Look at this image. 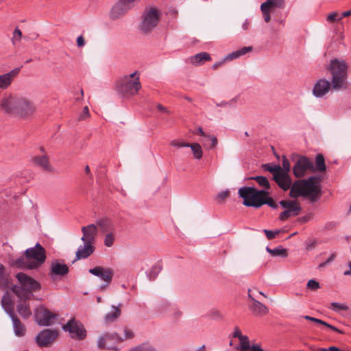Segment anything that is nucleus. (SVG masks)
<instances>
[{
	"mask_svg": "<svg viewBox=\"0 0 351 351\" xmlns=\"http://www.w3.org/2000/svg\"><path fill=\"white\" fill-rule=\"evenodd\" d=\"M0 109L10 117L28 120L32 119L36 112V106L27 97L5 93L0 99Z\"/></svg>",
	"mask_w": 351,
	"mask_h": 351,
	"instance_id": "f257e3e1",
	"label": "nucleus"
},
{
	"mask_svg": "<svg viewBox=\"0 0 351 351\" xmlns=\"http://www.w3.org/2000/svg\"><path fill=\"white\" fill-rule=\"evenodd\" d=\"M263 232H265L267 239L271 240V239H274L276 237V235H278L280 232V230H269L265 229L263 230Z\"/></svg>",
	"mask_w": 351,
	"mask_h": 351,
	"instance_id": "8fccbe9b",
	"label": "nucleus"
},
{
	"mask_svg": "<svg viewBox=\"0 0 351 351\" xmlns=\"http://www.w3.org/2000/svg\"><path fill=\"white\" fill-rule=\"evenodd\" d=\"M114 241L115 236L112 232L106 234L104 237V245L106 247H112L114 244Z\"/></svg>",
	"mask_w": 351,
	"mask_h": 351,
	"instance_id": "a18cd8bd",
	"label": "nucleus"
},
{
	"mask_svg": "<svg viewBox=\"0 0 351 351\" xmlns=\"http://www.w3.org/2000/svg\"><path fill=\"white\" fill-rule=\"evenodd\" d=\"M263 168L264 170L267 171L272 173L274 176V174H276V173H278L282 169V167L278 165H274L271 163L264 164L263 165Z\"/></svg>",
	"mask_w": 351,
	"mask_h": 351,
	"instance_id": "c03bdc74",
	"label": "nucleus"
},
{
	"mask_svg": "<svg viewBox=\"0 0 351 351\" xmlns=\"http://www.w3.org/2000/svg\"><path fill=\"white\" fill-rule=\"evenodd\" d=\"M273 180L278 184V186L285 191L289 190V189H291L293 185L290 176L286 172L284 173L282 169H281L278 173H276V174L274 175Z\"/></svg>",
	"mask_w": 351,
	"mask_h": 351,
	"instance_id": "f3484780",
	"label": "nucleus"
},
{
	"mask_svg": "<svg viewBox=\"0 0 351 351\" xmlns=\"http://www.w3.org/2000/svg\"><path fill=\"white\" fill-rule=\"evenodd\" d=\"M191 62L194 65H199L204 63L206 61L211 60L210 54L207 52H200L195 56H193L190 58Z\"/></svg>",
	"mask_w": 351,
	"mask_h": 351,
	"instance_id": "c85d7f7f",
	"label": "nucleus"
},
{
	"mask_svg": "<svg viewBox=\"0 0 351 351\" xmlns=\"http://www.w3.org/2000/svg\"><path fill=\"white\" fill-rule=\"evenodd\" d=\"M348 267H349V269L346 270V271L343 272V275H344V276H351V262H349V263H348Z\"/></svg>",
	"mask_w": 351,
	"mask_h": 351,
	"instance_id": "774afa93",
	"label": "nucleus"
},
{
	"mask_svg": "<svg viewBox=\"0 0 351 351\" xmlns=\"http://www.w3.org/2000/svg\"><path fill=\"white\" fill-rule=\"evenodd\" d=\"M77 44L79 47H82L84 45V39L82 36H80L77 38Z\"/></svg>",
	"mask_w": 351,
	"mask_h": 351,
	"instance_id": "e2e57ef3",
	"label": "nucleus"
},
{
	"mask_svg": "<svg viewBox=\"0 0 351 351\" xmlns=\"http://www.w3.org/2000/svg\"><path fill=\"white\" fill-rule=\"evenodd\" d=\"M160 20V11L154 8L145 9L142 16L139 29L145 34L150 33L158 25Z\"/></svg>",
	"mask_w": 351,
	"mask_h": 351,
	"instance_id": "0eeeda50",
	"label": "nucleus"
},
{
	"mask_svg": "<svg viewBox=\"0 0 351 351\" xmlns=\"http://www.w3.org/2000/svg\"><path fill=\"white\" fill-rule=\"evenodd\" d=\"M189 147H191L193 156L195 159L199 160L202 158L203 152L199 143H190Z\"/></svg>",
	"mask_w": 351,
	"mask_h": 351,
	"instance_id": "58836bf2",
	"label": "nucleus"
},
{
	"mask_svg": "<svg viewBox=\"0 0 351 351\" xmlns=\"http://www.w3.org/2000/svg\"><path fill=\"white\" fill-rule=\"evenodd\" d=\"M337 16H339V13L337 12H334L330 13L327 16V21L329 23H334L337 22Z\"/></svg>",
	"mask_w": 351,
	"mask_h": 351,
	"instance_id": "6e6d98bb",
	"label": "nucleus"
},
{
	"mask_svg": "<svg viewBox=\"0 0 351 351\" xmlns=\"http://www.w3.org/2000/svg\"><path fill=\"white\" fill-rule=\"evenodd\" d=\"M332 88L331 83L326 79L319 80L314 85L313 95L317 98H322L326 95Z\"/></svg>",
	"mask_w": 351,
	"mask_h": 351,
	"instance_id": "a211bd4d",
	"label": "nucleus"
},
{
	"mask_svg": "<svg viewBox=\"0 0 351 351\" xmlns=\"http://www.w3.org/2000/svg\"><path fill=\"white\" fill-rule=\"evenodd\" d=\"M239 341L240 343L236 347V349L239 351H247L250 346L248 337L243 335L239 339Z\"/></svg>",
	"mask_w": 351,
	"mask_h": 351,
	"instance_id": "e433bc0d",
	"label": "nucleus"
},
{
	"mask_svg": "<svg viewBox=\"0 0 351 351\" xmlns=\"http://www.w3.org/2000/svg\"><path fill=\"white\" fill-rule=\"evenodd\" d=\"M331 74V86L335 90L346 89L348 87V65L343 59L331 60L328 67Z\"/></svg>",
	"mask_w": 351,
	"mask_h": 351,
	"instance_id": "20e7f679",
	"label": "nucleus"
},
{
	"mask_svg": "<svg viewBox=\"0 0 351 351\" xmlns=\"http://www.w3.org/2000/svg\"><path fill=\"white\" fill-rule=\"evenodd\" d=\"M123 341V337L117 333H106L98 338L97 346L100 349L112 350L118 351L116 344Z\"/></svg>",
	"mask_w": 351,
	"mask_h": 351,
	"instance_id": "9b49d317",
	"label": "nucleus"
},
{
	"mask_svg": "<svg viewBox=\"0 0 351 351\" xmlns=\"http://www.w3.org/2000/svg\"><path fill=\"white\" fill-rule=\"evenodd\" d=\"M95 251V247L93 245V243L84 242L83 245H80L77 249L75 256L76 258L84 259L90 256Z\"/></svg>",
	"mask_w": 351,
	"mask_h": 351,
	"instance_id": "4be33fe9",
	"label": "nucleus"
},
{
	"mask_svg": "<svg viewBox=\"0 0 351 351\" xmlns=\"http://www.w3.org/2000/svg\"><path fill=\"white\" fill-rule=\"evenodd\" d=\"M121 304H119V306H112V311L107 313L104 317L106 323L114 322L121 315L120 307Z\"/></svg>",
	"mask_w": 351,
	"mask_h": 351,
	"instance_id": "7c9ffc66",
	"label": "nucleus"
},
{
	"mask_svg": "<svg viewBox=\"0 0 351 351\" xmlns=\"http://www.w3.org/2000/svg\"><path fill=\"white\" fill-rule=\"evenodd\" d=\"M19 69H16L11 71L0 75V89L5 90L12 84L14 77L19 73Z\"/></svg>",
	"mask_w": 351,
	"mask_h": 351,
	"instance_id": "412c9836",
	"label": "nucleus"
},
{
	"mask_svg": "<svg viewBox=\"0 0 351 351\" xmlns=\"http://www.w3.org/2000/svg\"><path fill=\"white\" fill-rule=\"evenodd\" d=\"M331 306L332 307V309L336 312L339 311H348L349 308L346 304L338 302H332Z\"/></svg>",
	"mask_w": 351,
	"mask_h": 351,
	"instance_id": "49530a36",
	"label": "nucleus"
},
{
	"mask_svg": "<svg viewBox=\"0 0 351 351\" xmlns=\"http://www.w3.org/2000/svg\"><path fill=\"white\" fill-rule=\"evenodd\" d=\"M267 252L270 254L272 256H282L286 257L287 256V250L281 246L271 249L269 247H266Z\"/></svg>",
	"mask_w": 351,
	"mask_h": 351,
	"instance_id": "f704fd0d",
	"label": "nucleus"
},
{
	"mask_svg": "<svg viewBox=\"0 0 351 351\" xmlns=\"http://www.w3.org/2000/svg\"><path fill=\"white\" fill-rule=\"evenodd\" d=\"M12 285V279L8 269L0 263V288L7 289Z\"/></svg>",
	"mask_w": 351,
	"mask_h": 351,
	"instance_id": "a878e982",
	"label": "nucleus"
},
{
	"mask_svg": "<svg viewBox=\"0 0 351 351\" xmlns=\"http://www.w3.org/2000/svg\"><path fill=\"white\" fill-rule=\"evenodd\" d=\"M229 194H230V192L229 191L226 190V191H222L221 192H219L217 195V199L219 202H223L225 199H226L228 196H229Z\"/></svg>",
	"mask_w": 351,
	"mask_h": 351,
	"instance_id": "864d4df0",
	"label": "nucleus"
},
{
	"mask_svg": "<svg viewBox=\"0 0 351 351\" xmlns=\"http://www.w3.org/2000/svg\"><path fill=\"white\" fill-rule=\"evenodd\" d=\"M139 0H118L111 8L109 17L115 21L124 16Z\"/></svg>",
	"mask_w": 351,
	"mask_h": 351,
	"instance_id": "1a4fd4ad",
	"label": "nucleus"
},
{
	"mask_svg": "<svg viewBox=\"0 0 351 351\" xmlns=\"http://www.w3.org/2000/svg\"><path fill=\"white\" fill-rule=\"evenodd\" d=\"M189 144L190 143H185V142L180 141L178 140H173V141H171V145L173 146V147H178V148L189 147Z\"/></svg>",
	"mask_w": 351,
	"mask_h": 351,
	"instance_id": "3c124183",
	"label": "nucleus"
},
{
	"mask_svg": "<svg viewBox=\"0 0 351 351\" xmlns=\"http://www.w3.org/2000/svg\"><path fill=\"white\" fill-rule=\"evenodd\" d=\"M57 316V314L43 306L38 307L35 311L36 322L43 326L52 325L56 322Z\"/></svg>",
	"mask_w": 351,
	"mask_h": 351,
	"instance_id": "f8f14e48",
	"label": "nucleus"
},
{
	"mask_svg": "<svg viewBox=\"0 0 351 351\" xmlns=\"http://www.w3.org/2000/svg\"><path fill=\"white\" fill-rule=\"evenodd\" d=\"M226 61L222 60V61H219V62H215L213 66H212V69H217L219 66H221Z\"/></svg>",
	"mask_w": 351,
	"mask_h": 351,
	"instance_id": "338daca9",
	"label": "nucleus"
},
{
	"mask_svg": "<svg viewBox=\"0 0 351 351\" xmlns=\"http://www.w3.org/2000/svg\"><path fill=\"white\" fill-rule=\"evenodd\" d=\"M173 307L174 305L171 304L169 302L162 301L158 304L157 310L161 314L167 315L169 316L171 315Z\"/></svg>",
	"mask_w": 351,
	"mask_h": 351,
	"instance_id": "473e14b6",
	"label": "nucleus"
},
{
	"mask_svg": "<svg viewBox=\"0 0 351 351\" xmlns=\"http://www.w3.org/2000/svg\"><path fill=\"white\" fill-rule=\"evenodd\" d=\"M307 287L309 289L315 291L319 288V284L315 280H310L307 283Z\"/></svg>",
	"mask_w": 351,
	"mask_h": 351,
	"instance_id": "5fc2aeb1",
	"label": "nucleus"
},
{
	"mask_svg": "<svg viewBox=\"0 0 351 351\" xmlns=\"http://www.w3.org/2000/svg\"><path fill=\"white\" fill-rule=\"evenodd\" d=\"M25 255L30 262L29 267L34 269L40 267L46 260L45 250L40 243H36L34 247L27 249Z\"/></svg>",
	"mask_w": 351,
	"mask_h": 351,
	"instance_id": "6e6552de",
	"label": "nucleus"
},
{
	"mask_svg": "<svg viewBox=\"0 0 351 351\" xmlns=\"http://www.w3.org/2000/svg\"><path fill=\"white\" fill-rule=\"evenodd\" d=\"M285 1L284 0H267L265 2L261 5V10L263 14L264 21L268 23L270 19V13L276 8H284Z\"/></svg>",
	"mask_w": 351,
	"mask_h": 351,
	"instance_id": "2eb2a0df",
	"label": "nucleus"
},
{
	"mask_svg": "<svg viewBox=\"0 0 351 351\" xmlns=\"http://www.w3.org/2000/svg\"><path fill=\"white\" fill-rule=\"evenodd\" d=\"M89 116V111L87 106H85L83 109V112L80 117V119H84L86 117Z\"/></svg>",
	"mask_w": 351,
	"mask_h": 351,
	"instance_id": "680f3d73",
	"label": "nucleus"
},
{
	"mask_svg": "<svg viewBox=\"0 0 351 351\" xmlns=\"http://www.w3.org/2000/svg\"><path fill=\"white\" fill-rule=\"evenodd\" d=\"M162 269V267L160 264L154 265L151 269L147 272V275L150 280L156 279L158 274Z\"/></svg>",
	"mask_w": 351,
	"mask_h": 351,
	"instance_id": "a19ab883",
	"label": "nucleus"
},
{
	"mask_svg": "<svg viewBox=\"0 0 351 351\" xmlns=\"http://www.w3.org/2000/svg\"><path fill=\"white\" fill-rule=\"evenodd\" d=\"M308 170H314V165L312 161L304 156L300 157L293 168V174L297 178L303 177Z\"/></svg>",
	"mask_w": 351,
	"mask_h": 351,
	"instance_id": "4468645a",
	"label": "nucleus"
},
{
	"mask_svg": "<svg viewBox=\"0 0 351 351\" xmlns=\"http://www.w3.org/2000/svg\"><path fill=\"white\" fill-rule=\"evenodd\" d=\"M253 50L252 46L243 47L240 49L229 53L224 57V61H230L234 59H237L242 56H244L248 52H251Z\"/></svg>",
	"mask_w": 351,
	"mask_h": 351,
	"instance_id": "cd10ccee",
	"label": "nucleus"
},
{
	"mask_svg": "<svg viewBox=\"0 0 351 351\" xmlns=\"http://www.w3.org/2000/svg\"><path fill=\"white\" fill-rule=\"evenodd\" d=\"M181 315H182V312L180 311H179L177 308H176V306H174V307L171 311V313L169 316H172L175 319H178L181 317Z\"/></svg>",
	"mask_w": 351,
	"mask_h": 351,
	"instance_id": "13d9d810",
	"label": "nucleus"
},
{
	"mask_svg": "<svg viewBox=\"0 0 351 351\" xmlns=\"http://www.w3.org/2000/svg\"><path fill=\"white\" fill-rule=\"evenodd\" d=\"M317 324H322L323 326H325L329 328L330 329H331L332 330H333L335 332H339V333H343V332L341 330H339L335 326H334L332 325H330L328 323H327V322H324V321H323L322 319H318Z\"/></svg>",
	"mask_w": 351,
	"mask_h": 351,
	"instance_id": "603ef678",
	"label": "nucleus"
},
{
	"mask_svg": "<svg viewBox=\"0 0 351 351\" xmlns=\"http://www.w3.org/2000/svg\"><path fill=\"white\" fill-rule=\"evenodd\" d=\"M96 225L100 228L102 232H106L112 230V225L110 219L108 218H101L96 221Z\"/></svg>",
	"mask_w": 351,
	"mask_h": 351,
	"instance_id": "2f4dec72",
	"label": "nucleus"
},
{
	"mask_svg": "<svg viewBox=\"0 0 351 351\" xmlns=\"http://www.w3.org/2000/svg\"><path fill=\"white\" fill-rule=\"evenodd\" d=\"M141 88L137 71L125 75L117 82V89L123 95H134Z\"/></svg>",
	"mask_w": 351,
	"mask_h": 351,
	"instance_id": "423d86ee",
	"label": "nucleus"
},
{
	"mask_svg": "<svg viewBox=\"0 0 351 351\" xmlns=\"http://www.w3.org/2000/svg\"><path fill=\"white\" fill-rule=\"evenodd\" d=\"M315 164L317 170L324 171L326 170L325 160L322 154H319L315 158Z\"/></svg>",
	"mask_w": 351,
	"mask_h": 351,
	"instance_id": "37998d69",
	"label": "nucleus"
},
{
	"mask_svg": "<svg viewBox=\"0 0 351 351\" xmlns=\"http://www.w3.org/2000/svg\"><path fill=\"white\" fill-rule=\"evenodd\" d=\"M16 278L21 286L13 285L12 291L21 300H29L32 295V291L40 289V284L27 274L20 272Z\"/></svg>",
	"mask_w": 351,
	"mask_h": 351,
	"instance_id": "39448f33",
	"label": "nucleus"
},
{
	"mask_svg": "<svg viewBox=\"0 0 351 351\" xmlns=\"http://www.w3.org/2000/svg\"><path fill=\"white\" fill-rule=\"evenodd\" d=\"M250 21L248 19H245L242 24V29L243 30H247L250 27Z\"/></svg>",
	"mask_w": 351,
	"mask_h": 351,
	"instance_id": "0e129e2a",
	"label": "nucleus"
},
{
	"mask_svg": "<svg viewBox=\"0 0 351 351\" xmlns=\"http://www.w3.org/2000/svg\"><path fill=\"white\" fill-rule=\"evenodd\" d=\"M58 332L56 330L45 329L36 336V343L40 347L50 346L58 337Z\"/></svg>",
	"mask_w": 351,
	"mask_h": 351,
	"instance_id": "ddd939ff",
	"label": "nucleus"
},
{
	"mask_svg": "<svg viewBox=\"0 0 351 351\" xmlns=\"http://www.w3.org/2000/svg\"><path fill=\"white\" fill-rule=\"evenodd\" d=\"M64 331H67L71 338L82 340L86 337V330L83 324L74 318L71 319L62 326Z\"/></svg>",
	"mask_w": 351,
	"mask_h": 351,
	"instance_id": "9d476101",
	"label": "nucleus"
},
{
	"mask_svg": "<svg viewBox=\"0 0 351 351\" xmlns=\"http://www.w3.org/2000/svg\"><path fill=\"white\" fill-rule=\"evenodd\" d=\"M33 162L36 166L42 168L43 170L46 171H53V167L51 165L49 162V158L45 154H44L42 156H35L33 158Z\"/></svg>",
	"mask_w": 351,
	"mask_h": 351,
	"instance_id": "b1692460",
	"label": "nucleus"
},
{
	"mask_svg": "<svg viewBox=\"0 0 351 351\" xmlns=\"http://www.w3.org/2000/svg\"><path fill=\"white\" fill-rule=\"evenodd\" d=\"M12 322L14 335L17 337H23L26 333L25 326L21 322L16 314L9 316Z\"/></svg>",
	"mask_w": 351,
	"mask_h": 351,
	"instance_id": "393cba45",
	"label": "nucleus"
},
{
	"mask_svg": "<svg viewBox=\"0 0 351 351\" xmlns=\"http://www.w3.org/2000/svg\"><path fill=\"white\" fill-rule=\"evenodd\" d=\"M14 265L19 268H25L28 269H34V268H32L29 267L30 262L27 261L26 256H21L16 258L14 262Z\"/></svg>",
	"mask_w": 351,
	"mask_h": 351,
	"instance_id": "c9c22d12",
	"label": "nucleus"
},
{
	"mask_svg": "<svg viewBox=\"0 0 351 351\" xmlns=\"http://www.w3.org/2000/svg\"><path fill=\"white\" fill-rule=\"evenodd\" d=\"M130 351H158L157 349L149 344V343H142L138 345L134 348H132L130 350Z\"/></svg>",
	"mask_w": 351,
	"mask_h": 351,
	"instance_id": "79ce46f5",
	"label": "nucleus"
},
{
	"mask_svg": "<svg viewBox=\"0 0 351 351\" xmlns=\"http://www.w3.org/2000/svg\"><path fill=\"white\" fill-rule=\"evenodd\" d=\"M300 212V211H298V209L295 208L285 210L280 214L279 219L280 221H285L290 217L298 215Z\"/></svg>",
	"mask_w": 351,
	"mask_h": 351,
	"instance_id": "4c0bfd02",
	"label": "nucleus"
},
{
	"mask_svg": "<svg viewBox=\"0 0 351 351\" xmlns=\"http://www.w3.org/2000/svg\"><path fill=\"white\" fill-rule=\"evenodd\" d=\"M134 332L130 329L128 328H124V337L123 338V340L132 339L134 337Z\"/></svg>",
	"mask_w": 351,
	"mask_h": 351,
	"instance_id": "4d7b16f0",
	"label": "nucleus"
},
{
	"mask_svg": "<svg viewBox=\"0 0 351 351\" xmlns=\"http://www.w3.org/2000/svg\"><path fill=\"white\" fill-rule=\"evenodd\" d=\"M206 137L209 138L211 140V147H215L217 145V140L215 136H207Z\"/></svg>",
	"mask_w": 351,
	"mask_h": 351,
	"instance_id": "69168bd1",
	"label": "nucleus"
},
{
	"mask_svg": "<svg viewBox=\"0 0 351 351\" xmlns=\"http://www.w3.org/2000/svg\"><path fill=\"white\" fill-rule=\"evenodd\" d=\"M250 351H265L263 350L259 344H252L250 346Z\"/></svg>",
	"mask_w": 351,
	"mask_h": 351,
	"instance_id": "bf43d9fd",
	"label": "nucleus"
},
{
	"mask_svg": "<svg viewBox=\"0 0 351 351\" xmlns=\"http://www.w3.org/2000/svg\"><path fill=\"white\" fill-rule=\"evenodd\" d=\"M260 186L263 187L265 189L268 190L270 189V184L268 179L264 176H255L252 178Z\"/></svg>",
	"mask_w": 351,
	"mask_h": 351,
	"instance_id": "ea45409f",
	"label": "nucleus"
},
{
	"mask_svg": "<svg viewBox=\"0 0 351 351\" xmlns=\"http://www.w3.org/2000/svg\"><path fill=\"white\" fill-rule=\"evenodd\" d=\"M321 193L320 181L315 176H311L307 179L298 180L293 182L289 196L296 198L300 196L308 197L311 202H315L319 197Z\"/></svg>",
	"mask_w": 351,
	"mask_h": 351,
	"instance_id": "7ed1b4c3",
	"label": "nucleus"
},
{
	"mask_svg": "<svg viewBox=\"0 0 351 351\" xmlns=\"http://www.w3.org/2000/svg\"><path fill=\"white\" fill-rule=\"evenodd\" d=\"M20 300L21 302L16 306L17 312L22 317L27 319L32 315V311L29 305L26 304V300Z\"/></svg>",
	"mask_w": 351,
	"mask_h": 351,
	"instance_id": "c756f323",
	"label": "nucleus"
},
{
	"mask_svg": "<svg viewBox=\"0 0 351 351\" xmlns=\"http://www.w3.org/2000/svg\"><path fill=\"white\" fill-rule=\"evenodd\" d=\"M50 272L52 276H64L69 272V267L64 263L53 261L51 264Z\"/></svg>",
	"mask_w": 351,
	"mask_h": 351,
	"instance_id": "bb28decb",
	"label": "nucleus"
},
{
	"mask_svg": "<svg viewBox=\"0 0 351 351\" xmlns=\"http://www.w3.org/2000/svg\"><path fill=\"white\" fill-rule=\"evenodd\" d=\"M21 38L22 32L18 27H16L13 32V36L12 38V44L15 45L18 42L21 40Z\"/></svg>",
	"mask_w": 351,
	"mask_h": 351,
	"instance_id": "de8ad7c7",
	"label": "nucleus"
},
{
	"mask_svg": "<svg viewBox=\"0 0 351 351\" xmlns=\"http://www.w3.org/2000/svg\"><path fill=\"white\" fill-rule=\"evenodd\" d=\"M1 306L5 312L9 315H12L14 313V300L13 296L9 291H6L1 299Z\"/></svg>",
	"mask_w": 351,
	"mask_h": 351,
	"instance_id": "aec40b11",
	"label": "nucleus"
},
{
	"mask_svg": "<svg viewBox=\"0 0 351 351\" xmlns=\"http://www.w3.org/2000/svg\"><path fill=\"white\" fill-rule=\"evenodd\" d=\"M239 197L243 199V205L258 208L264 204L276 209L278 204L269 196L266 190H256L254 187L244 186L239 189Z\"/></svg>",
	"mask_w": 351,
	"mask_h": 351,
	"instance_id": "f03ea898",
	"label": "nucleus"
},
{
	"mask_svg": "<svg viewBox=\"0 0 351 351\" xmlns=\"http://www.w3.org/2000/svg\"><path fill=\"white\" fill-rule=\"evenodd\" d=\"M279 204L285 210L295 208L298 211H301L302 209L300 204L293 200H281Z\"/></svg>",
	"mask_w": 351,
	"mask_h": 351,
	"instance_id": "72a5a7b5",
	"label": "nucleus"
},
{
	"mask_svg": "<svg viewBox=\"0 0 351 351\" xmlns=\"http://www.w3.org/2000/svg\"><path fill=\"white\" fill-rule=\"evenodd\" d=\"M83 236L81 240L83 242L93 243L97 234V228L95 224H89L82 228Z\"/></svg>",
	"mask_w": 351,
	"mask_h": 351,
	"instance_id": "6ab92c4d",
	"label": "nucleus"
},
{
	"mask_svg": "<svg viewBox=\"0 0 351 351\" xmlns=\"http://www.w3.org/2000/svg\"><path fill=\"white\" fill-rule=\"evenodd\" d=\"M282 171L284 173L286 172L287 173H289L291 170V165H290V162H289V160L287 158V157L285 156H282Z\"/></svg>",
	"mask_w": 351,
	"mask_h": 351,
	"instance_id": "09e8293b",
	"label": "nucleus"
},
{
	"mask_svg": "<svg viewBox=\"0 0 351 351\" xmlns=\"http://www.w3.org/2000/svg\"><path fill=\"white\" fill-rule=\"evenodd\" d=\"M243 335L241 334V331L240 330V329L239 328V327H235L234 328V331L232 334V337H234V338H238L239 339L241 338V337H242Z\"/></svg>",
	"mask_w": 351,
	"mask_h": 351,
	"instance_id": "052dcab7",
	"label": "nucleus"
},
{
	"mask_svg": "<svg viewBox=\"0 0 351 351\" xmlns=\"http://www.w3.org/2000/svg\"><path fill=\"white\" fill-rule=\"evenodd\" d=\"M89 273L93 276L99 278L102 281L107 282L109 285L113 278L114 272L110 267H104L101 266H97L94 268L89 269Z\"/></svg>",
	"mask_w": 351,
	"mask_h": 351,
	"instance_id": "dca6fc26",
	"label": "nucleus"
},
{
	"mask_svg": "<svg viewBox=\"0 0 351 351\" xmlns=\"http://www.w3.org/2000/svg\"><path fill=\"white\" fill-rule=\"evenodd\" d=\"M249 308L254 315L258 317L265 316L269 312L265 305L255 299H252V303L249 306Z\"/></svg>",
	"mask_w": 351,
	"mask_h": 351,
	"instance_id": "5701e85b",
	"label": "nucleus"
}]
</instances>
